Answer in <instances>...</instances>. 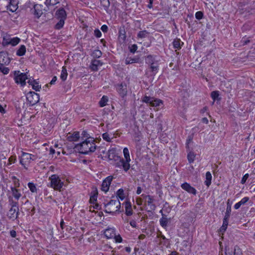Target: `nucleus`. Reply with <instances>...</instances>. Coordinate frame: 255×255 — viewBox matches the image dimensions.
I'll list each match as a JSON object with an SVG mask.
<instances>
[{"label": "nucleus", "instance_id": "obj_15", "mask_svg": "<svg viewBox=\"0 0 255 255\" xmlns=\"http://www.w3.org/2000/svg\"><path fill=\"white\" fill-rule=\"evenodd\" d=\"M11 60V59L9 57L7 52H0V65H8L10 63Z\"/></svg>", "mask_w": 255, "mask_h": 255}, {"label": "nucleus", "instance_id": "obj_41", "mask_svg": "<svg viewBox=\"0 0 255 255\" xmlns=\"http://www.w3.org/2000/svg\"><path fill=\"white\" fill-rule=\"evenodd\" d=\"M11 179L13 184V187H16V188L19 187V186H20L19 179L15 176H11Z\"/></svg>", "mask_w": 255, "mask_h": 255}, {"label": "nucleus", "instance_id": "obj_23", "mask_svg": "<svg viewBox=\"0 0 255 255\" xmlns=\"http://www.w3.org/2000/svg\"><path fill=\"white\" fill-rule=\"evenodd\" d=\"M18 8L17 0H9V4L7 6V9L10 11L15 12Z\"/></svg>", "mask_w": 255, "mask_h": 255}, {"label": "nucleus", "instance_id": "obj_3", "mask_svg": "<svg viewBox=\"0 0 255 255\" xmlns=\"http://www.w3.org/2000/svg\"><path fill=\"white\" fill-rule=\"evenodd\" d=\"M153 198L148 195L143 194L139 198V205H143L147 210L151 211L155 209Z\"/></svg>", "mask_w": 255, "mask_h": 255}, {"label": "nucleus", "instance_id": "obj_27", "mask_svg": "<svg viewBox=\"0 0 255 255\" xmlns=\"http://www.w3.org/2000/svg\"><path fill=\"white\" fill-rule=\"evenodd\" d=\"M27 186L32 193H37L38 188L36 184L32 182H29L27 183Z\"/></svg>", "mask_w": 255, "mask_h": 255}, {"label": "nucleus", "instance_id": "obj_1", "mask_svg": "<svg viewBox=\"0 0 255 255\" xmlns=\"http://www.w3.org/2000/svg\"><path fill=\"white\" fill-rule=\"evenodd\" d=\"M96 141L93 137H89L85 139L81 142L74 146L75 150L82 154L87 155L94 152L96 149Z\"/></svg>", "mask_w": 255, "mask_h": 255}, {"label": "nucleus", "instance_id": "obj_58", "mask_svg": "<svg viewBox=\"0 0 255 255\" xmlns=\"http://www.w3.org/2000/svg\"><path fill=\"white\" fill-rule=\"evenodd\" d=\"M101 29L104 33H106L108 31V27L106 24H103L102 25Z\"/></svg>", "mask_w": 255, "mask_h": 255}, {"label": "nucleus", "instance_id": "obj_14", "mask_svg": "<svg viewBox=\"0 0 255 255\" xmlns=\"http://www.w3.org/2000/svg\"><path fill=\"white\" fill-rule=\"evenodd\" d=\"M115 166L118 168H123L125 172H127L130 168V165L128 161H126L123 158L120 157L119 161L115 163Z\"/></svg>", "mask_w": 255, "mask_h": 255}, {"label": "nucleus", "instance_id": "obj_46", "mask_svg": "<svg viewBox=\"0 0 255 255\" xmlns=\"http://www.w3.org/2000/svg\"><path fill=\"white\" fill-rule=\"evenodd\" d=\"M113 239H114V242L116 243H121L123 241L122 237L120 234L116 235V234Z\"/></svg>", "mask_w": 255, "mask_h": 255}, {"label": "nucleus", "instance_id": "obj_19", "mask_svg": "<svg viewBox=\"0 0 255 255\" xmlns=\"http://www.w3.org/2000/svg\"><path fill=\"white\" fill-rule=\"evenodd\" d=\"M103 64V62L102 61L94 59L92 60L91 62L90 68L91 71L97 72L99 70V67L102 66Z\"/></svg>", "mask_w": 255, "mask_h": 255}, {"label": "nucleus", "instance_id": "obj_53", "mask_svg": "<svg viewBox=\"0 0 255 255\" xmlns=\"http://www.w3.org/2000/svg\"><path fill=\"white\" fill-rule=\"evenodd\" d=\"M94 35L97 38H100L102 36V32L98 28H96L94 31Z\"/></svg>", "mask_w": 255, "mask_h": 255}, {"label": "nucleus", "instance_id": "obj_32", "mask_svg": "<svg viewBox=\"0 0 255 255\" xmlns=\"http://www.w3.org/2000/svg\"><path fill=\"white\" fill-rule=\"evenodd\" d=\"M68 76L67 70L65 66H63L60 75V78L63 81H65Z\"/></svg>", "mask_w": 255, "mask_h": 255}, {"label": "nucleus", "instance_id": "obj_22", "mask_svg": "<svg viewBox=\"0 0 255 255\" xmlns=\"http://www.w3.org/2000/svg\"><path fill=\"white\" fill-rule=\"evenodd\" d=\"M181 187L183 190H185L189 193L192 194L194 195L197 193L196 190L187 182L182 184Z\"/></svg>", "mask_w": 255, "mask_h": 255}, {"label": "nucleus", "instance_id": "obj_40", "mask_svg": "<svg viewBox=\"0 0 255 255\" xmlns=\"http://www.w3.org/2000/svg\"><path fill=\"white\" fill-rule=\"evenodd\" d=\"M160 213H162V217L160 219V225L163 227H166L168 223V219L164 217V215L162 213V211L160 210Z\"/></svg>", "mask_w": 255, "mask_h": 255}, {"label": "nucleus", "instance_id": "obj_55", "mask_svg": "<svg viewBox=\"0 0 255 255\" xmlns=\"http://www.w3.org/2000/svg\"><path fill=\"white\" fill-rule=\"evenodd\" d=\"M129 48L130 52L132 53H134L135 51L137 50V46L136 44H132Z\"/></svg>", "mask_w": 255, "mask_h": 255}, {"label": "nucleus", "instance_id": "obj_60", "mask_svg": "<svg viewBox=\"0 0 255 255\" xmlns=\"http://www.w3.org/2000/svg\"><path fill=\"white\" fill-rule=\"evenodd\" d=\"M9 234L10 236L12 238H15L16 236V232L14 230H10Z\"/></svg>", "mask_w": 255, "mask_h": 255}, {"label": "nucleus", "instance_id": "obj_56", "mask_svg": "<svg viewBox=\"0 0 255 255\" xmlns=\"http://www.w3.org/2000/svg\"><path fill=\"white\" fill-rule=\"evenodd\" d=\"M150 69L152 72H157L158 67L154 66V63H151L150 65Z\"/></svg>", "mask_w": 255, "mask_h": 255}, {"label": "nucleus", "instance_id": "obj_33", "mask_svg": "<svg viewBox=\"0 0 255 255\" xmlns=\"http://www.w3.org/2000/svg\"><path fill=\"white\" fill-rule=\"evenodd\" d=\"M212 175L210 172L208 171L206 173V180L205 181V184L207 186L209 187L211 184V180H212Z\"/></svg>", "mask_w": 255, "mask_h": 255}, {"label": "nucleus", "instance_id": "obj_30", "mask_svg": "<svg viewBox=\"0 0 255 255\" xmlns=\"http://www.w3.org/2000/svg\"><path fill=\"white\" fill-rule=\"evenodd\" d=\"M26 53V47L24 45H21L16 52V55L18 56H22Z\"/></svg>", "mask_w": 255, "mask_h": 255}, {"label": "nucleus", "instance_id": "obj_59", "mask_svg": "<svg viewBox=\"0 0 255 255\" xmlns=\"http://www.w3.org/2000/svg\"><path fill=\"white\" fill-rule=\"evenodd\" d=\"M250 42V39H246L245 38H243L241 40V43H242L243 45H247V44H248Z\"/></svg>", "mask_w": 255, "mask_h": 255}, {"label": "nucleus", "instance_id": "obj_37", "mask_svg": "<svg viewBox=\"0 0 255 255\" xmlns=\"http://www.w3.org/2000/svg\"><path fill=\"white\" fill-rule=\"evenodd\" d=\"M100 4L105 10H107L110 6V2L109 0H100Z\"/></svg>", "mask_w": 255, "mask_h": 255}, {"label": "nucleus", "instance_id": "obj_50", "mask_svg": "<svg viewBox=\"0 0 255 255\" xmlns=\"http://www.w3.org/2000/svg\"><path fill=\"white\" fill-rule=\"evenodd\" d=\"M234 255H243L241 250L237 246L234 248Z\"/></svg>", "mask_w": 255, "mask_h": 255}, {"label": "nucleus", "instance_id": "obj_8", "mask_svg": "<svg viewBox=\"0 0 255 255\" xmlns=\"http://www.w3.org/2000/svg\"><path fill=\"white\" fill-rule=\"evenodd\" d=\"M35 159V155L22 151L21 155L19 157V163L25 169H28L31 161Z\"/></svg>", "mask_w": 255, "mask_h": 255}, {"label": "nucleus", "instance_id": "obj_12", "mask_svg": "<svg viewBox=\"0 0 255 255\" xmlns=\"http://www.w3.org/2000/svg\"><path fill=\"white\" fill-rule=\"evenodd\" d=\"M98 195V192L97 189L96 188L93 190L90 193V199L89 201L91 204H93L94 205L93 208L97 210H99L100 209V206L97 203Z\"/></svg>", "mask_w": 255, "mask_h": 255}, {"label": "nucleus", "instance_id": "obj_38", "mask_svg": "<svg viewBox=\"0 0 255 255\" xmlns=\"http://www.w3.org/2000/svg\"><path fill=\"white\" fill-rule=\"evenodd\" d=\"M123 153L124 157L125 158L124 159L126 160V161H128V162L129 163L131 160L130 158L129 151L127 147H125L124 148Z\"/></svg>", "mask_w": 255, "mask_h": 255}, {"label": "nucleus", "instance_id": "obj_42", "mask_svg": "<svg viewBox=\"0 0 255 255\" xmlns=\"http://www.w3.org/2000/svg\"><path fill=\"white\" fill-rule=\"evenodd\" d=\"M5 65H0V71L4 75H7L9 72V69L8 67H5Z\"/></svg>", "mask_w": 255, "mask_h": 255}, {"label": "nucleus", "instance_id": "obj_49", "mask_svg": "<svg viewBox=\"0 0 255 255\" xmlns=\"http://www.w3.org/2000/svg\"><path fill=\"white\" fill-rule=\"evenodd\" d=\"M148 33L146 30H142L138 32L137 33V37L138 38H144L145 37L146 34Z\"/></svg>", "mask_w": 255, "mask_h": 255}, {"label": "nucleus", "instance_id": "obj_10", "mask_svg": "<svg viewBox=\"0 0 255 255\" xmlns=\"http://www.w3.org/2000/svg\"><path fill=\"white\" fill-rule=\"evenodd\" d=\"M26 98L27 102L31 106L35 105L40 100L39 95L33 91L28 92L26 95Z\"/></svg>", "mask_w": 255, "mask_h": 255}, {"label": "nucleus", "instance_id": "obj_57", "mask_svg": "<svg viewBox=\"0 0 255 255\" xmlns=\"http://www.w3.org/2000/svg\"><path fill=\"white\" fill-rule=\"evenodd\" d=\"M249 175V174L247 173L246 174H245L243 177H242V180H241V183L242 184H244L246 183L247 179L248 178Z\"/></svg>", "mask_w": 255, "mask_h": 255}, {"label": "nucleus", "instance_id": "obj_29", "mask_svg": "<svg viewBox=\"0 0 255 255\" xmlns=\"http://www.w3.org/2000/svg\"><path fill=\"white\" fill-rule=\"evenodd\" d=\"M249 200V198L245 197L243 198L240 202H238L234 205V208L236 210L240 208V207L246 204Z\"/></svg>", "mask_w": 255, "mask_h": 255}, {"label": "nucleus", "instance_id": "obj_34", "mask_svg": "<svg viewBox=\"0 0 255 255\" xmlns=\"http://www.w3.org/2000/svg\"><path fill=\"white\" fill-rule=\"evenodd\" d=\"M211 97L213 100L212 104H214L215 101H220V98L219 97V92L218 91H214L211 92Z\"/></svg>", "mask_w": 255, "mask_h": 255}, {"label": "nucleus", "instance_id": "obj_64", "mask_svg": "<svg viewBox=\"0 0 255 255\" xmlns=\"http://www.w3.org/2000/svg\"><path fill=\"white\" fill-rule=\"evenodd\" d=\"M142 189L140 187H138L136 190V194L139 195L141 193Z\"/></svg>", "mask_w": 255, "mask_h": 255}, {"label": "nucleus", "instance_id": "obj_47", "mask_svg": "<svg viewBox=\"0 0 255 255\" xmlns=\"http://www.w3.org/2000/svg\"><path fill=\"white\" fill-rule=\"evenodd\" d=\"M59 0H46L45 3L46 5H54L59 2Z\"/></svg>", "mask_w": 255, "mask_h": 255}, {"label": "nucleus", "instance_id": "obj_24", "mask_svg": "<svg viewBox=\"0 0 255 255\" xmlns=\"http://www.w3.org/2000/svg\"><path fill=\"white\" fill-rule=\"evenodd\" d=\"M116 229L114 228H108L104 233L105 237L108 239H113L116 234Z\"/></svg>", "mask_w": 255, "mask_h": 255}, {"label": "nucleus", "instance_id": "obj_20", "mask_svg": "<svg viewBox=\"0 0 255 255\" xmlns=\"http://www.w3.org/2000/svg\"><path fill=\"white\" fill-rule=\"evenodd\" d=\"M37 80H38V79H29L27 81L29 85L31 86L32 89L35 91H39L41 89V85Z\"/></svg>", "mask_w": 255, "mask_h": 255}, {"label": "nucleus", "instance_id": "obj_48", "mask_svg": "<svg viewBox=\"0 0 255 255\" xmlns=\"http://www.w3.org/2000/svg\"><path fill=\"white\" fill-rule=\"evenodd\" d=\"M16 161V157L15 155L10 156L8 159L7 165H10L12 163H14Z\"/></svg>", "mask_w": 255, "mask_h": 255}, {"label": "nucleus", "instance_id": "obj_17", "mask_svg": "<svg viewBox=\"0 0 255 255\" xmlns=\"http://www.w3.org/2000/svg\"><path fill=\"white\" fill-rule=\"evenodd\" d=\"M142 101L143 103L149 104L151 106H159V100H154L153 98L145 96L143 97Z\"/></svg>", "mask_w": 255, "mask_h": 255}, {"label": "nucleus", "instance_id": "obj_4", "mask_svg": "<svg viewBox=\"0 0 255 255\" xmlns=\"http://www.w3.org/2000/svg\"><path fill=\"white\" fill-rule=\"evenodd\" d=\"M48 179L50 181V187L54 190L61 191L63 187L65 186L64 182L58 174H52Z\"/></svg>", "mask_w": 255, "mask_h": 255}, {"label": "nucleus", "instance_id": "obj_31", "mask_svg": "<svg viewBox=\"0 0 255 255\" xmlns=\"http://www.w3.org/2000/svg\"><path fill=\"white\" fill-rule=\"evenodd\" d=\"M109 101V98L108 96L104 95L99 102V105L100 107L103 108L106 106L107 104V103Z\"/></svg>", "mask_w": 255, "mask_h": 255}, {"label": "nucleus", "instance_id": "obj_61", "mask_svg": "<svg viewBox=\"0 0 255 255\" xmlns=\"http://www.w3.org/2000/svg\"><path fill=\"white\" fill-rule=\"evenodd\" d=\"M135 60L133 59L128 60V59H127L126 60L125 63L127 65L129 64L130 63H132L134 62Z\"/></svg>", "mask_w": 255, "mask_h": 255}, {"label": "nucleus", "instance_id": "obj_25", "mask_svg": "<svg viewBox=\"0 0 255 255\" xmlns=\"http://www.w3.org/2000/svg\"><path fill=\"white\" fill-rule=\"evenodd\" d=\"M123 205L125 208V214L128 216H130L132 214L133 211L131 207V204L129 201H125L123 203Z\"/></svg>", "mask_w": 255, "mask_h": 255}, {"label": "nucleus", "instance_id": "obj_21", "mask_svg": "<svg viewBox=\"0 0 255 255\" xmlns=\"http://www.w3.org/2000/svg\"><path fill=\"white\" fill-rule=\"evenodd\" d=\"M33 14L35 17L39 18L43 13V6L41 4H36L33 7Z\"/></svg>", "mask_w": 255, "mask_h": 255}, {"label": "nucleus", "instance_id": "obj_36", "mask_svg": "<svg viewBox=\"0 0 255 255\" xmlns=\"http://www.w3.org/2000/svg\"><path fill=\"white\" fill-rule=\"evenodd\" d=\"M231 205L230 204L229 202L228 201L227 203V207L226 209V212L225 213V215L224 216V219L229 220V218L230 216L231 212Z\"/></svg>", "mask_w": 255, "mask_h": 255}, {"label": "nucleus", "instance_id": "obj_26", "mask_svg": "<svg viewBox=\"0 0 255 255\" xmlns=\"http://www.w3.org/2000/svg\"><path fill=\"white\" fill-rule=\"evenodd\" d=\"M20 42L19 38L17 37H13L10 38L8 41H4L3 40V45H11L12 46H15L19 43Z\"/></svg>", "mask_w": 255, "mask_h": 255}, {"label": "nucleus", "instance_id": "obj_35", "mask_svg": "<svg viewBox=\"0 0 255 255\" xmlns=\"http://www.w3.org/2000/svg\"><path fill=\"white\" fill-rule=\"evenodd\" d=\"M116 198H117L119 200L121 199L122 201L125 198L124 191L122 188L118 190L117 192V197Z\"/></svg>", "mask_w": 255, "mask_h": 255}, {"label": "nucleus", "instance_id": "obj_51", "mask_svg": "<svg viewBox=\"0 0 255 255\" xmlns=\"http://www.w3.org/2000/svg\"><path fill=\"white\" fill-rule=\"evenodd\" d=\"M82 139L84 140L85 139H87L89 137H91L90 134L88 133L87 131L84 130L82 131Z\"/></svg>", "mask_w": 255, "mask_h": 255}, {"label": "nucleus", "instance_id": "obj_28", "mask_svg": "<svg viewBox=\"0 0 255 255\" xmlns=\"http://www.w3.org/2000/svg\"><path fill=\"white\" fill-rule=\"evenodd\" d=\"M187 159L188 161L190 163L194 162L196 154L192 151L190 150V149H187Z\"/></svg>", "mask_w": 255, "mask_h": 255}, {"label": "nucleus", "instance_id": "obj_43", "mask_svg": "<svg viewBox=\"0 0 255 255\" xmlns=\"http://www.w3.org/2000/svg\"><path fill=\"white\" fill-rule=\"evenodd\" d=\"M181 40L180 39H175L172 42L174 48L179 49L181 48Z\"/></svg>", "mask_w": 255, "mask_h": 255}, {"label": "nucleus", "instance_id": "obj_6", "mask_svg": "<svg viewBox=\"0 0 255 255\" xmlns=\"http://www.w3.org/2000/svg\"><path fill=\"white\" fill-rule=\"evenodd\" d=\"M55 15L56 18L59 21L55 25L54 28L55 29L60 30L63 27L65 24V21L67 18V14L63 7H60L56 10Z\"/></svg>", "mask_w": 255, "mask_h": 255}, {"label": "nucleus", "instance_id": "obj_11", "mask_svg": "<svg viewBox=\"0 0 255 255\" xmlns=\"http://www.w3.org/2000/svg\"><path fill=\"white\" fill-rule=\"evenodd\" d=\"M116 91L122 98H125L128 94V86L125 82H122L116 86Z\"/></svg>", "mask_w": 255, "mask_h": 255}, {"label": "nucleus", "instance_id": "obj_45", "mask_svg": "<svg viewBox=\"0 0 255 255\" xmlns=\"http://www.w3.org/2000/svg\"><path fill=\"white\" fill-rule=\"evenodd\" d=\"M193 138V133L189 135L187 137L186 142V147L187 149L189 148V144L192 142Z\"/></svg>", "mask_w": 255, "mask_h": 255}, {"label": "nucleus", "instance_id": "obj_5", "mask_svg": "<svg viewBox=\"0 0 255 255\" xmlns=\"http://www.w3.org/2000/svg\"><path fill=\"white\" fill-rule=\"evenodd\" d=\"M8 205L10 206V208L7 212V216L9 219L14 221L18 218L19 213L18 202L9 199Z\"/></svg>", "mask_w": 255, "mask_h": 255}, {"label": "nucleus", "instance_id": "obj_54", "mask_svg": "<svg viewBox=\"0 0 255 255\" xmlns=\"http://www.w3.org/2000/svg\"><path fill=\"white\" fill-rule=\"evenodd\" d=\"M203 17V13L201 11H199L196 12L195 13V17L196 19L200 20Z\"/></svg>", "mask_w": 255, "mask_h": 255}, {"label": "nucleus", "instance_id": "obj_52", "mask_svg": "<svg viewBox=\"0 0 255 255\" xmlns=\"http://www.w3.org/2000/svg\"><path fill=\"white\" fill-rule=\"evenodd\" d=\"M102 137H103V139L106 141L110 142L111 140V138L109 133L107 132H105V133H103Z\"/></svg>", "mask_w": 255, "mask_h": 255}, {"label": "nucleus", "instance_id": "obj_18", "mask_svg": "<svg viewBox=\"0 0 255 255\" xmlns=\"http://www.w3.org/2000/svg\"><path fill=\"white\" fill-rule=\"evenodd\" d=\"M127 38L125 26H121L119 29L118 40L121 43L125 42Z\"/></svg>", "mask_w": 255, "mask_h": 255}, {"label": "nucleus", "instance_id": "obj_62", "mask_svg": "<svg viewBox=\"0 0 255 255\" xmlns=\"http://www.w3.org/2000/svg\"><path fill=\"white\" fill-rule=\"evenodd\" d=\"M57 77L56 76H54L53 77L52 80H51L50 82V84L51 85H53L55 83L56 81H57Z\"/></svg>", "mask_w": 255, "mask_h": 255}, {"label": "nucleus", "instance_id": "obj_13", "mask_svg": "<svg viewBox=\"0 0 255 255\" xmlns=\"http://www.w3.org/2000/svg\"><path fill=\"white\" fill-rule=\"evenodd\" d=\"M113 179V177L112 175L108 176L105 178L102 182L101 190L105 193H107L109 190Z\"/></svg>", "mask_w": 255, "mask_h": 255}, {"label": "nucleus", "instance_id": "obj_63", "mask_svg": "<svg viewBox=\"0 0 255 255\" xmlns=\"http://www.w3.org/2000/svg\"><path fill=\"white\" fill-rule=\"evenodd\" d=\"M5 112L6 111L4 108L0 104V113L1 114H4Z\"/></svg>", "mask_w": 255, "mask_h": 255}, {"label": "nucleus", "instance_id": "obj_7", "mask_svg": "<svg viewBox=\"0 0 255 255\" xmlns=\"http://www.w3.org/2000/svg\"><path fill=\"white\" fill-rule=\"evenodd\" d=\"M13 79L16 84L20 85L21 87L26 85V80L28 79L27 74L22 73L19 70H15L12 72Z\"/></svg>", "mask_w": 255, "mask_h": 255}, {"label": "nucleus", "instance_id": "obj_2", "mask_svg": "<svg viewBox=\"0 0 255 255\" xmlns=\"http://www.w3.org/2000/svg\"><path fill=\"white\" fill-rule=\"evenodd\" d=\"M121 203L117 198L113 197L109 202L105 204V212L113 215L114 213L120 211Z\"/></svg>", "mask_w": 255, "mask_h": 255}, {"label": "nucleus", "instance_id": "obj_9", "mask_svg": "<svg viewBox=\"0 0 255 255\" xmlns=\"http://www.w3.org/2000/svg\"><path fill=\"white\" fill-rule=\"evenodd\" d=\"M10 195L8 196V201L9 203V199H11L12 201H17L18 202V200L22 196V193L21 190L18 188H16V187H10Z\"/></svg>", "mask_w": 255, "mask_h": 255}, {"label": "nucleus", "instance_id": "obj_39", "mask_svg": "<svg viewBox=\"0 0 255 255\" xmlns=\"http://www.w3.org/2000/svg\"><path fill=\"white\" fill-rule=\"evenodd\" d=\"M102 53L100 50L95 49L93 51L91 56L94 58H99L102 56Z\"/></svg>", "mask_w": 255, "mask_h": 255}, {"label": "nucleus", "instance_id": "obj_44", "mask_svg": "<svg viewBox=\"0 0 255 255\" xmlns=\"http://www.w3.org/2000/svg\"><path fill=\"white\" fill-rule=\"evenodd\" d=\"M228 225V220L224 219L223 222V225L222 227L220 228V231L222 232H224L226 231L227 227Z\"/></svg>", "mask_w": 255, "mask_h": 255}, {"label": "nucleus", "instance_id": "obj_16", "mask_svg": "<svg viewBox=\"0 0 255 255\" xmlns=\"http://www.w3.org/2000/svg\"><path fill=\"white\" fill-rule=\"evenodd\" d=\"M80 134L79 131H75L72 133L69 132L66 136V139L69 142H76L79 141Z\"/></svg>", "mask_w": 255, "mask_h": 255}]
</instances>
